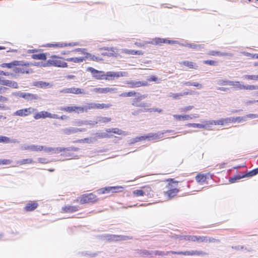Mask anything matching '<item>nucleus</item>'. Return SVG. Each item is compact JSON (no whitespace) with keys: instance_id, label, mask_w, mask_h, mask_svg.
Here are the masks:
<instances>
[{"instance_id":"72a5a7b5","label":"nucleus","mask_w":258,"mask_h":258,"mask_svg":"<svg viewBox=\"0 0 258 258\" xmlns=\"http://www.w3.org/2000/svg\"><path fill=\"white\" fill-rule=\"evenodd\" d=\"M111 120L110 117H103V116H97L96 117V121L98 122L107 123L110 121Z\"/></svg>"},{"instance_id":"37998d69","label":"nucleus","mask_w":258,"mask_h":258,"mask_svg":"<svg viewBox=\"0 0 258 258\" xmlns=\"http://www.w3.org/2000/svg\"><path fill=\"white\" fill-rule=\"evenodd\" d=\"M34 161L32 159L28 158V159H24L18 162V163L20 165H23L25 164H30L33 163Z\"/></svg>"},{"instance_id":"c9c22d12","label":"nucleus","mask_w":258,"mask_h":258,"mask_svg":"<svg viewBox=\"0 0 258 258\" xmlns=\"http://www.w3.org/2000/svg\"><path fill=\"white\" fill-rule=\"evenodd\" d=\"M244 177H245V174H244L242 175H236L233 177H230L229 179V181L231 183H234V182H235L236 181H237V180H238L242 178H244Z\"/></svg>"},{"instance_id":"052dcab7","label":"nucleus","mask_w":258,"mask_h":258,"mask_svg":"<svg viewBox=\"0 0 258 258\" xmlns=\"http://www.w3.org/2000/svg\"><path fill=\"white\" fill-rule=\"evenodd\" d=\"M243 89L249 90H256V85H244Z\"/></svg>"},{"instance_id":"1a4fd4ad","label":"nucleus","mask_w":258,"mask_h":258,"mask_svg":"<svg viewBox=\"0 0 258 258\" xmlns=\"http://www.w3.org/2000/svg\"><path fill=\"white\" fill-rule=\"evenodd\" d=\"M125 84L128 85V87L132 88H138L141 86H147L149 85L148 82L146 81L128 80L126 81Z\"/></svg>"},{"instance_id":"f257e3e1","label":"nucleus","mask_w":258,"mask_h":258,"mask_svg":"<svg viewBox=\"0 0 258 258\" xmlns=\"http://www.w3.org/2000/svg\"><path fill=\"white\" fill-rule=\"evenodd\" d=\"M122 97H129L134 96L132 99V105L135 107H138L140 102L148 97V94H141L139 92L131 91L128 92H123L119 95Z\"/></svg>"},{"instance_id":"58836bf2","label":"nucleus","mask_w":258,"mask_h":258,"mask_svg":"<svg viewBox=\"0 0 258 258\" xmlns=\"http://www.w3.org/2000/svg\"><path fill=\"white\" fill-rule=\"evenodd\" d=\"M182 63L185 66L188 67L190 69H196L198 67L197 66L195 63L192 62L188 61H184L182 62Z\"/></svg>"},{"instance_id":"6ab92c4d","label":"nucleus","mask_w":258,"mask_h":258,"mask_svg":"<svg viewBox=\"0 0 258 258\" xmlns=\"http://www.w3.org/2000/svg\"><path fill=\"white\" fill-rule=\"evenodd\" d=\"M38 206V204L36 201H29L26 205L24 209L27 212L33 211Z\"/></svg>"},{"instance_id":"f03ea898","label":"nucleus","mask_w":258,"mask_h":258,"mask_svg":"<svg viewBox=\"0 0 258 258\" xmlns=\"http://www.w3.org/2000/svg\"><path fill=\"white\" fill-rule=\"evenodd\" d=\"M246 120V116H238L236 117H227L218 120H211V126L212 125H224L229 122H240Z\"/></svg>"},{"instance_id":"c03bdc74","label":"nucleus","mask_w":258,"mask_h":258,"mask_svg":"<svg viewBox=\"0 0 258 258\" xmlns=\"http://www.w3.org/2000/svg\"><path fill=\"white\" fill-rule=\"evenodd\" d=\"M172 254H179V255H191V251H172Z\"/></svg>"},{"instance_id":"aec40b11","label":"nucleus","mask_w":258,"mask_h":258,"mask_svg":"<svg viewBox=\"0 0 258 258\" xmlns=\"http://www.w3.org/2000/svg\"><path fill=\"white\" fill-rule=\"evenodd\" d=\"M42 147H39V145H24L21 146V149L22 150H30L31 151H40Z\"/></svg>"},{"instance_id":"338daca9","label":"nucleus","mask_w":258,"mask_h":258,"mask_svg":"<svg viewBox=\"0 0 258 258\" xmlns=\"http://www.w3.org/2000/svg\"><path fill=\"white\" fill-rule=\"evenodd\" d=\"M8 137L6 136H0V143H8Z\"/></svg>"},{"instance_id":"a211bd4d","label":"nucleus","mask_w":258,"mask_h":258,"mask_svg":"<svg viewBox=\"0 0 258 258\" xmlns=\"http://www.w3.org/2000/svg\"><path fill=\"white\" fill-rule=\"evenodd\" d=\"M33 86L40 88L47 89L51 88L53 85L46 82L37 81L33 82Z\"/></svg>"},{"instance_id":"6e6d98bb","label":"nucleus","mask_w":258,"mask_h":258,"mask_svg":"<svg viewBox=\"0 0 258 258\" xmlns=\"http://www.w3.org/2000/svg\"><path fill=\"white\" fill-rule=\"evenodd\" d=\"M15 64H16L15 66H29V63L27 62H25L24 61H14Z\"/></svg>"},{"instance_id":"2eb2a0df","label":"nucleus","mask_w":258,"mask_h":258,"mask_svg":"<svg viewBox=\"0 0 258 258\" xmlns=\"http://www.w3.org/2000/svg\"><path fill=\"white\" fill-rule=\"evenodd\" d=\"M1 85L7 86L15 89L19 88L18 83L16 82L11 80H6L4 78H3L1 82Z\"/></svg>"},{"instance_id":"8fccbe9b","label":"nucleus","mask_w":258,"mask_h":258,"mask_svg":"<svg viewBox=\"0 0 258 258\" xmlns=\"http://www.w3.org/2000/svg\"><path fill=\"white\" fill-rule=\"evenodd\" d=\"M98 123V121L84 120V125L93 126Z\"/></svg>"},{"instance_id":"79ce46f5","label":"nucleus","mask_w":258,"mask_h":258,"mask_svg":"<svg viewBox=\"0 0 258 258\" xmlns=\"http://www.w3.org/2000/svg\"><path fill=\"white\" fill-rule=\"evenodd\" d=\"M242 78L244 79H246V80H252L258 81V75H244L242 77Z\"/></svg>"},{"instance_id":"20e7f679","label":"nucleus","mask_w":258,"mask_h":258,"mask_svg":"<svg viewBox=\"0 0 258 258\" xmlns=\"http://www.w3.org/2000/svg\"><path fill=\"white\" fill-rule=\"evenodd\" d=\"M12 95L14 96L23 98L27 101H32L33 100H37L38 99V96L36 94L21 92L20 91L13 92Z\"/></svg>"},{"instance_id":"ddd939ff","label":"nucleus","mask_w":258,"mask_h":258,"mask_svg":"<svg viewBox=\"0 0 258 258\" xmlns=\"http://www.w3.org/2000/svg\"><path fill=\"white\" fill-rule=\"evenodd\" d=\"M47 63L60 68H67L68 67L67 62L59 59H49L47 61Z\"/></svg>"},{"instance_id":"cd10ccee","label":"nucleus","mask_w":258,"mask_h":258,"mask_svg":"<svg viewBox=\"0 0 258 258\" xmlns=\"http://www.w3.org/2000/svg\"><path fill=\"white\" fill-rule=\"evenodd\" d=\"M123 52L126 54H133V55H142L143 54L141 50H135L131 49H124Z\"/></svg>"},{"instance_id":"412c9836","label":"nucleus","mask_w":258,"mask_h":258,"mask_svg":"<svg viewBox=\"0 0 258 258\" xmlns=\"http://www.w3.org/2000/svg\"><path fill=\"white\" fill-rule=\"evenodd\" d=\"M164 133L158 132L156 133H150L147 135L148 140H156L162 139L163 137Z\"/></svg>"},{"instance_id":"603ef678","label":"nucleus","mask_w":258,"mask_h":258,"mask_svg":"<svg viewBox=\"0 0 258 258\" xmlns=\"http://www.w3.org/2000/svg\"><path fill=\"white\" fill-rule=\"evenodd\" d=\"M95 135L99 138H106L109 137L107 133H97Z\"/></svg>"},{"instance_id":"bb28decb","label":"nucleus","mask_w":258,"mask_h":258,"mask_svg":"<svg viewBox=\"0 0 258 258\" xmlns=\"http://www.w3.org/2000/svg\"><path fill=\"white\" fill-rule=\"evenodd\" d=\"M211 55H218L220 56H232L233 54L231 53L228 52H221L218 51H211Z\"/></svg>"},{"instance_id":"864d4df0","label":"nucleus","mask_w":258,"mask_h":258,"mask_svg":"<svg viewBox=\"0 0 258 258\" xmlns=\"http://www.w3.org/2000/svg\"><path fill=\"white\" fill-rule=\"evenodd\" d=\"M232 81H229V80H220L219 81V85H230L231 86V84L232 83L231 82Z\"/></svg>"},{"instance_id":"a18cd8bd","label":"nucleus","mask_w":258,"mask_h":258,"mask_svg":"<svg viewBox=\"0 0 258 258\" xmlns=\"http://www.w3.org/2000/svg\"><path fill=\"white\" fill-rule=\"evenodd\" d=\"M146 139L148 140V138H147V135L136 137L135 139H133L132 143H134L138 142H139V141H141L142 140H145Z\"/></svg>"},{"instance_id":"de8ad7c7","label":"nucleus","mask_w":258,"mask_h":258,"mask_svg":"<svg viewBox=\"0 0 258 258\" xmlns=\"http://www.w3.org/2000/svg\"><path fill=\"white\" fill-rule=\"evenodd\" d=\"M15 61H13L10 63H3L1 66L3 68H12L13 67L15 66Z\"/></svg>"},{"instance_id":"09e8293b","label":"nucleus","mask_w":258,"mask_h":258,"mask_svg":"<svg viewBox=\"0 0 258 258\" xmlns=\"http://www.w3.org/2000/svg\"><path fill=\"white\" fill-rule=\"evenodd\" d=\"M184 240L191 241H196L197 240V236L194 235H186L184 237Z\"/></svg>"},{"instance_id":"49530a36","label":"nucleus","mask_w":258,"mask_h":258,"mask_svg":"<svg viewBox=\"0 0 258 258\" xmlns=\"http://www.w3.org/2000/svg\"><path fill=\"white\" fill-rule=\"evenodd\" d=\"M186 126L188 127H197V128H204L205 127V125L203 124L200 123H188L186 124Z\"/></svg>"},{"instance_id":"0e129e2a","label":"nucleus","mask_w":258,"mask_h":258,"mask_svg":"<svg viewBox=\"0 0 258 258\" xmlns=\"http://www.w3.org/2000/svg\"><path fill=\"white\" fill-rule=\"evenodd\" d=\"M67 151V148L57 147L55 148V153H58L60 152Z\"/></svg>"},{"instance_id":"c756f323","label":"nucleus","mask_w":258,"mask_h":258,"mask_svg":"<svg viewBox=\"0 0 258 258\" xmlns=\"http://www.w3.org/2000/svg\"><path fill=\"white\" fill-rule=\"evenodd\" d=\"M81 112H87L89 110L93 109L92 102L86 103L83 106H80Z\"/></svg>"},{"instance_id":"9d476101","label":"nucleus","mask_w":258,"mask_h":258,"mask_svg":"<svg viewBox=\"0 0 258 258\" xmlns=\"http://www.w3.org/2000/svg\"><path fill=\"white\" fill-rule=\"evenodd\" d=\"M116 88H94L90 90L91 92L98 93L99 94H106L107 93H116L117 92Z\"/></svg>"},{"instance_id":"6e6552de","label":"nucleus","mask_w":258,"mask_h":258,"mask_svg":"<svg viewBox=\"0 0 258 258\" xmlns=\"http://www.w3.org/2000/svg\"><path fill=\"white\" fill-rule=\"evenodd\" d=\"M87 71L90 72L93 77L97 80H103L105 78V74L103 71L97 70L92 67H88Z\"/></svg>"},{"instance_id":"4be33fe9","label":"nucleus","mask_w":258,"mask_h":258,"mask_svg":"<svg viewBox=\"0 0 258 258\" xmlns=\"http://www.w3.org/2000/svg\"><path fill=\"white\" fill-rule=\"evenodd\" d=\"M188 94H191V93H189L188 92H184L183 93H170L168 94V97H172L173 99H179L180 98L183 96L187 95Z\"/></svg>"},{"instance_id":"2f4dec72","label":"nucleus","mask_w":258,"mask_h":258,"mask_svg":"<svg viewBox=\"0 0 258 258\" xmlns=\"http://www.w3.org/2000/svg\"><path fill=\"white\" fill-rule=\"evenodd\" d=\"M106 131L107 133H113L114 134H116L119 135H122L124 133V131L118 128H108L106 130Z\"/></svg>"},{"instance_id":"774afa93","label":"nucleus","mask_w":258,"mask_h":258,"mask_svg":"<svg viewBox=\"0 0 258 258\" xmlns=\"http://www.w3.org/2000/svg\"><path fill=\"white\" fill-rule=\"evenodd\" d=\"M1 163L3 165H8L12 163V161L9 159H1Z\"/></svg>"},{"instance_id":"e433bc0d","label":"nucleus","mask_w":258,"mask_h":258,"mask_svg":"<svg viewBox=\"0 0 258 258\" xmlns=\"http://www.w3.org/2000/svg\"><path fill=\"white\" fill-rule=\"evenodd\" d=\"M178 192V189L176 188L169 189L167 191V195L170 198L174 197Z\"/></svg>"},{"instance_id":"4c0bfd02","label":"nucleus","mask_w":258,"mask_h":258,"mask_svg":"<svg viewBox=\"0 0 258 258\" xmlns=\"http://www.w3.org/2000/svg\"><path fill=\"white\" fill-rule=\"evenodd\" d=\"M173 251H168L166 252H164L163 251H159V250H155L153 251V256L154 255H160V256H164L168 255L169 253H171V252Z\"/></svg>"},{"instance_id":"393cba45","label":"nucleus","mask_w":258,"mask_h":258,"mask_svg":"<svg viewBox=\"0 0 258 258\" xmlns=\"http://www.w3.org/2000/svg\"><path fill=\"white\" fill-rule=\"evenodd\" d=\"M182 46H187L190 47L193 49L199 50L203 48V46L200 44H197L195 43H186V44H179Z\"/></svg>"},{"instance_id":"3c124183","label":"nucleus","mask_w":258,"mask_h":258,"mask_svg":"<svg viewBox=\"0 0 258 258\" xmlns=\"http://www.w3.org/2000/svg\"><path fill=\"white\" fill-rule=\"evenodd\" d=\"M101 54L104 56H107L108 57H116L117 56V53H112V52H102Z\"/></svg>"},{"instance_id":"680f3d73","label":"nucleus","mask_w":258,"mask_h":258,"mask_svg":"<svg viewBox=\"0 0 258 258\" xmlns=\"http://www.w3.org/2000/svg\"><path fill=\"white\" fill-rule=\"evenodd\" d=\"M151 106V104L150 103H146V102H141L140 103L138 107H143L144 108V109L145 108H148V107L150 106ZM144 112L145 111V110H144Z\"/></svg>"},{"instance_id":"dca6fc26","label":"nucleus","mask_w":258,"mask_h":258,"mask_svg":"<svg viewBox=\"0 0 258 258\" xmlns=\"http://www.w3.org/2000/svg\"><path fill=\"white\" fill-rule=\"evenodd\" d=\"M106 237L108 240L112 241L126 240L130 239L127 236L116 235H107Z\"/></svg>"},{"instance_id":"4d7b16f0","label":"nucleus","mask_w":258,"mask_h":258,"mask_svg":"<svg viewBox=\"0 0 258 258\" xmlns=\"http://www.w3.org/2000/svg\"><path fill=\"white\" fill-rule=\"evenodd\" d=\"M153 251H149L147 250H143L141 252V254L143 255H150L151 257H153Z\"/></svg>"},{"instance_id":"5701e85b","label":"nucleus","mask_w":258,"mask_h":258,"mask_svg":"<svg viewBox=\"0 0 258 258\" xmlns=\"http://www.w3.org/2000/svg\"><path fill=\"white\" fill-rule=\"evenodd\" d=\"M62 132L66 135H69L77 133L78 130L76 127H69L62 129Z\"/></svg>"},{"instance_id":"bf43d9fd","label":"nucleus","mask_w":258,"mask_h":258,"mask_svg":"<svg viewBox=\"0 0 258 258\" xmlns=\"http://www.w3.org/2000/svg\"><path fill=\"white\" fill-rule=\"evenodd\" d=\"M16 72L18 73H21L23 74L26 73V74H29V72L28 70H27L26 69L24 68H17L16 69Z\"/></svg>"},{"instance_id":"7ed1b4c3","label":"nucleus","mask_w":258,"mask_h":258,"mask_svg":"<svg viewBox=\"0 0 258 258\" xmlns=\"http://www.w3.org/2000/svg\"><path fill=\"white\" fill-rule=\"evenodd\" d=\"M60 93L64 94H73L76 95H89V91H87L84 89L72 87L69 88H63L59 91Z\"/></svg>"},{"instance_id":"39448f33","label":"nucleus","mask_w":258,"mask_h":258,"mask_svg":"<svg viewBox=\"0 0 258 258\" xmlns=\"http://www.w3.org/2000/svg\"><path fill=\"white\" fill-rule=\"evenodd\" d=\"M128 73L126 72H107L105 74L104 79L106 80H114L120 77H127Z\"/></svg>"},{"instance_id":"a19ab883","label":"nucleus","mask_w":258,"mask_h":258,"mask_svg":"<svg viewBox=\"0 0 258 258\" xmlns=\"http://www.w3.org/2000/svg\"><path fill=\"white\" fill-rule=\"evenodd\" d=\"M258 174V167L245 174L246 177H251Z\"/></svg>"},{"instance_id":"13d9d810","label":"nucleus","mask_w":258,"mask_h":258,"mask_svg":"<svg viewBox=\"0 0 258 258\" xmlns=\"http://www.w3.org/2000/svg\"><path fill=\"white\" fill-rule=\"evenodd\" d=\"M134 194L138 197L143 196L145 194V192L142 189H137L134 191Z\"/></svg>"},{"instance_id":"f704fd0d","label":"nucleus","mask_w":258,"mask_h":258,"mask_svg":"<svg viewBox=\"0 0 258 258\" xmlns=\"http://www.w3.org/2000/svg\"><path fill=\"white\" fill-rule=\"evenodd\" d=\"M231 82L232 83L231 84V86H234V88L236 89H238V90H242V89H243V88H244V85L241 84L240 82L232 81Z\"/></svg>"},{"instance_id":"f8f14e48","label":"nucleus","mask_w":258,"mask_h":258,"mask_svg":"<svg viewBox=\"0 0 258 258\" xmlns=\"http://www.w3.org/2000/svg\"><path fill=\"white\" fill-rule=\"evenodd\" d=\"M168 44H179V42L176 40H170L165 38H156L153 41L149 42L152 44H160L161 43Z\"/></svg>"},{"instance_id":"9b49d317","label":"nucleus","mask_w":258,"mask_h":258,"mask_svg":"<svg viewBox=\"0 0 258 258\" xmlns=\"http://www.w3.org/2000/svg\"><path fill=\"white\" fill-rule=\"evenodd\" d=\"M34 108L29 107L28 108L18 110L14 113L13 115L20 116H26L34 112Z\"/></svg>"},{"instance_id":"e2e57ef3","label":"nucleus","mask_w":258,"mask_h":258,"mask_svg":"<svg viewBox=\"0 0 258 258\" xmlns=\"http://www.w3.org/2000/svg\"><path fill=\"white\" fill-rule=\"evenodd\" d=\"M75 142L80 143H90L91 142V140L89 138H84L83 139H80V140L76 141Z\"/></svg>"},{"instance_id":"7c9ffc66","label":"nucleus","mask_w":258,"mask_h":258,"mask_svg":"<svg viewBox=\"0 0 258 258\" xmlns=\"http://www.w3.org/2000/svg\"><path fill=\"white\" fill-rule=\"evenodd\" d=\"M86 58H89L90 60H93V61H99L102 60V58L96 56L94 55H93L90 53H86Z\"/></svg>"},{"instance_id":"f3484780","label":"nucleus","mask_w":258,"mask_h":258,"mask_svg":"<svg viewBox=\"0 0 258 258\" xmlns=\"http://www.w3.org/2000/svg\"><path fill=\"white\" fill-rule=\"evenodd\" d=\"M173 117L177 120H189L191 119L194 118H197L199 117V115L197 114H190V115H173Z\"/></svg>"},{"instance_id":"0eeeda50","label":"nucleus","mask_w":258,"mask_h":258,"mask_svg":"<svg viewBox=\"0 0 258 258\" xmlns=\"http://www.w3.org/2000/svg\"><path fill=\"white\" fill-rule=\"evenodd\" d=\"M97 200V197L92 193L84 194L80 198L81 204L94 203Z\"/></svg>"},{"instance_id":"ea45409f","label":"nucleus","mask_w":258,"mask_h":258,"mask_svg":"<svg viewBox=\"0 0 258 258\" xmlns=\"http://www.w3.org/2000/svg\"><path fill=\"white\" fill-rule=\"evenodd\" d=\"M39 147H42V149H40V151L43 150L44 152L49 153L53 152L55 153V148L43 146H39Z\"/></svg>"},{"instance_id":"a878e982","label":"nucleus","mask_w":258,"mask_h":258,"mask_svg":"<svg viewBox=\"0 0 258 258\" xmlns=\"http://www.w3.org/2000/svg\"><path fill=\"white\" fill-rule=\"evenodd\" d=\"M48 112L42 111L35 114V115L34 116V118L35 119H38L41 118H45L46 117H48Z\"/></svg>"},{"instance_id":"423d86ee","label":"nucleus","mask_w":258,"mask_h":258,"mask_svg":"<svg viewBox=\"0 0 258 258\" xmlns=\"http://www.w3.org/2000/svg\"><path fill=\"white\" fill-rule=\"evenodd\" d=\"M122 186H108L101 188L97 190V192L99 194H104L109 192L115 193L119 191H121L120 189H122Z\"/></svg>"},{"instance_id":"c85d7f7f","label":"nucleus","mask_w":258,"mask_h":258,"mask_svg":"<svg viewBox=\"0 0 258 258\" xmlns=\"http://www.w3.org/2000/svg\"><path fill=\"white\" fill-rule=\"evenodd\" d=\"M31 57L34 59L43 60H46L47 58L46 55L44 53L32 54Z\"/></svg>"},{"instance_id":"b1692460","label":"nucleus","mask_w":258,"mask_h":258,"mask_svg":"<svg viewBox=\"0 0 258 258\" xmlns=\"http://www.w3.org/2000/svg\"><path fill=\"white\" fill-rule=\"evenodd\" d=\"M62 210L66 213H74L78 211V206H67L62 208Z\"/></svg>"},{"instance_id":"4468645a","label":"nucleus","mask_w":258,"mask_h":258,"mask_svg":"<svg viewBox=\"0 0 258 258\" xmlns=\"http://www.w3.org/2000/svg\"><path fill=\"white\" fill-rule=\"evenodd\" d=\"M60 110L61 111H64L69 113H72L74 112L77 113H80L81 112L80 106H66L61 107Z\"/></svg>"},{"instance_id":"473e14b6","label":"nucleus","mask_w":258,"mask_h":258,"mask_svg":"<svg viewBox=\"0 0 258 258\" xmlns=\"http://www.w3.org/2000/svg\"><path fill=\"white\" fill-rule=\"evenodd\" d=\"M196 179L198 182L202 184L205 182L207 179V176L204 174H198L196 176Z\"/></svg>"},{"instance_id":"69168bd1","label":"nucleus","mask_w":258,"mask_h":258,"mask_svg":"<svg viewBox=\"0 0 258 258\" xmlns=\"http://www.w3.org/2000/svg\"><path fill=\"white\" fill-rule=\"evenodd\" d=\"M85 60L84 57H74V62L79 63L83 62Z\"/></svg>"},{"instance_id":"5fc2aeb1","label":"nucleus","mask_w":258,"mask_h":258,"mask_svg":"<svg viewBox=\"0 0 258 258\" xmlns=\"http://www.w3.org/2000/svg\"><path fill=\"white\" fill-rule=\"evenodd\" d=\"M162 109H159V108H145V112H162Z\"/></svg>"}]
</instances>
